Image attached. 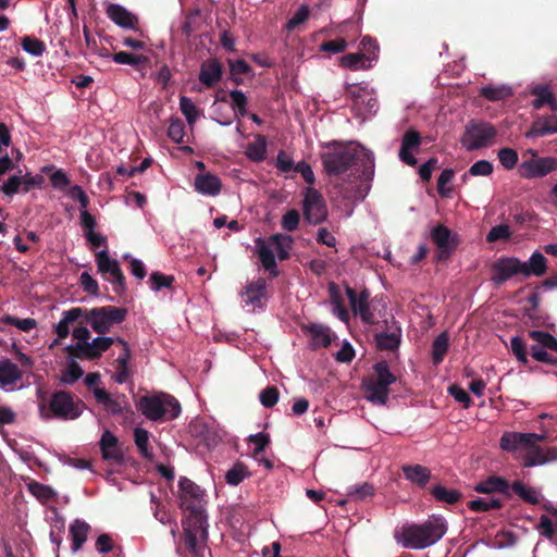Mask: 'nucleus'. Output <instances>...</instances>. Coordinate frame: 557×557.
Returning a JSON list of instances; mask_svg holds the SVG:
<instances>
[{"mask_svg":"<svg viewBox=\"0 0 557 557\" xmlns=\"http://www.w3.org/2000/svg\"><path fill=\"white\" fill-rule=\"evenodd\" d=\"M181 508L190 510L195 506L196 510L205 509V492L195 482L186 476H181L178 481Z\"/></svg>","mask_w":557,"mask_h":557,"instance_id":"14","label":"nucleus"},{"mask_svg":"<svg viewBox=\"0 0 557 557\" xmlns=\"http://www.w3.org/2000/svg\"><path fill=\"white\" fill-rule=\"evenodd\" d=\"M106 13L108 17L117 26L125 29H132L135 32L139 30L138 17L134 13L125 9L123 5L116 3H109L106 8Z\"/></svg>","mask_w":557,"mask_h":557,"instance_id":"18","label":"nucleus"},{"mask_svg":"<svg viewBox=\"0 0 557 557\" xmlns=\"http://www.w3.org/2000/svg\"><path fill=\"white\" fill-rule=\"evenodd\" d=\"M304 215L309 224H320L327 218L326 203L304 208Z\"/></svg>","mask_w":557,"mask_h":557,"instance_id":"48","label":"nucleus"},{"mask_svg":"<svg viewBox=\"0 0 557 557\" xmlns=\"http://www.w3.org/2000/svg\"><path fill=\"white\" fill-rule=\"evenodd\" d=\"M347 495L354 500H363L373 495V486L369 483L354 485L349 487Z\"/></svg>","mask_w":557,"mask_h":557,"instance_id":"63","label":"nucleus"},{"mask_svg":"<svg viewBox=\"0 0 557 557\" xmlns=\"http://www.w3.org/2000/svg\"><path fill=\"white\" fill-rule=\"evenodd\" d=\"M194 187L203 196L214 197L221 193L222 182L219 176L210 172L199 173L195 176Z\"/></svg>","mask_w":557,"mask_h":557,"instance_id":"23","label":"nucleus"},{"mask_svg":"<svg viewBox=\"0 0 557 557\" xmlns=\"http://www.w3.org/2000/svg\"><path fill=\"white\" fill-rule=\"evenodd\" d=\"M431 238L440 249L438 259L447 258L457 247V242L446 226L440 224L431 232Z\"/></svg>","mask_w":557,"mask_h":557,"instance_id":"20","label":"nucleus"},{"mask_svg":"<svg viewBox=\"0 0 557 557\" xmlns=\"http://www.w3.org/2000/svg\"><path fill=\"white\" fill-rule=\"evenodd\" d=\"M149 282L151 283V287L154 290H160L161 288H169L174 283V276L165 275L160 272L151 273L149 277Z\"/></svg>","mask_w":557,"mask_h":557,"instance_id":"64","label":"nucleus"},{"mask_svg":"<svg viewBox=\"0 0 557 557\" xmlns=\"http://www.w3.org/2000/svg\"><path fill=\"white\" fill-rule=\"evenodd\" d=\"M27 488L29 493L41 503L51 502L57 496V493L52 490L51 486L34 480L27 484Z\"/></svg>","mask_w":557,"mask_h":557,"instance_id":"42","label":"nucleus"},{"mask_svg":"<svg viewBox=\"0 0 557 557\" xmlns=\"http://www.w3.org/2000/svg\"><path fill=\"white\" fill-rule=\"evenodd\" d=\"M247 157L253 162H261L267 157V138L263 135H256L252 143L247 146Z\"/></svg>","mask_w":557,"mask_h":557,"instance_id":"41","label":"nucleus"},{"mask_svg":"<svg viewBox=\"0 0 557 557\" xmlns=\"http://www.w3.org/2000/svg\"><path fill=\"white\" fill-rule=\"evenodd\" d=\"M554 521L546 515H542L540 517V522L536 527L540 534L552 541L555 536L556 530H557V513L554 515Z\"/></svg>","mask_w":557,"mask_h":557,"instance_id":"51","label":"nucleus"},{"mask_svg":"<svg viewBox=\"0 0 557 557\" xmlns=\"http://www.w3.org/2000/svg\"><path fill=\"white\" fill-rule=\"evenodd\" d=\"M186 511L182 521L185 546L193 557H203L209 539L208 516L205 509L196 510L195 506Z\"/></svg>","mask_w":557,"mask_h":557,"instance_id":"4","label":"nucleus"},{"mask_svg":"<svg viewBox=\"0 0 557 557\" xmlns=\"http://www.w3.org/2000/svg\"><path fill=\"white\" fill-rule=\"evenodd\" d=\"M480 95L490 101H499L510 97L512 91L508 86L487 85L482 87Z\"/></svg>","mask_w":557,"mask_h":557,"instance_id":"46","label":"nucleus"},{"mask_svg":"<svg viewBox=\"0 0 557 557\" xmlns=\"http://www.w3.org/2000/svg\"><path fill=\"white\" fill-rule=\"evenodd\" d=\"M1 322L8 325H14L18 330L23 332H29L37 326V322L35 319L26 318L18 319L16 317L5 314L1 318Z\"/></svg>","mask_w":557,"mask_h":557,"instance_id":"53","label":"nucleus"},{"mask_svg":"<svg viewBox=\"0 0 557 557\" xmlns=\"http://www.w3.org/2000/svg\"><path fill=\"white\" fill-rule=\"evenodd\" d=\"M522 274L524 276H543L547 271V259L539 251H534L529 262H522Z\"/></svg>","mask_w":557,"mask_h":557,"instance_id":"35","label":"nucleus"},{"mask_svg":"<svg viewBox=\"0 0 557 557\" xmlns=\"http://www.w3.org/2000/svg\"><path fill=\"white\" fill-rule=\"evenodd\" d=\"M510 492L515 493L523 502L531 505L540 504L543 498L542 494L536 488L524 484L520 480L512 482L510 485Z\"/></svg>","mask_w":557,"mask_h":557,"instance_id":"32","label":"nucleus"},{"mask_svg":"<svg viewBox=\"0 0 557 557\" xmlns=\"http://www.w3.org/2000/svg\"><path fill=\"white\" fill-rule=\"evenodd\" d=\"M310 14V10L308 5L302 4L300 5L297 11L294 13V15L288 20L286 24V28L288 30H293L297 28L300 24L305 23Z\"/></svg>","mask_w":557,"mask_h":557,"instance_id":"62","label":"nucleus"},{"mask_svg":"<svg viewBox=\"0 0 557 557\" xmlns=\"http://www.w3.org/2000/svg\"><path fill=\"white\" fill-rule=\"evenodd\" d=\"M449 347V336L447 332H442L435 337L432 344V361L435 366L443 362Z\"/></svg>","mask_w":557,"mask_h":557,"instance_id":"40","label":"nucleus"},{"mask_svg":"<svg viewBox=\"0 0 557 557\" xmlns=\"http://www.w3.org/2000/svg\"><path fill=\"white\" fill-rule=\"evenodd\" d=\"M474 491L481 494L500 493L507 498L511 497L509 482L505 478L497 475H491L486 480L479 482L474 486Z\"/></svg>","mask_w":557,"mask_h":557,"instance_id":"26","label":"nucleus"},{"mask_svg":"<svg viewBox=\"0 0 557 557\" xmlns=\"http://www.w3.org/2000/svg\"><path fill=\"white\" fill-rule=\"evenodd\" d=\"M180 110L183 113V115L185 116L189 127L193 128L196 121L200 116L199 108L194 103V101L189 97L181 96Z\"/></svg>","mask_w":557,"mask_h":557,"instance_id":"43","label":"nucleus"},{"mask_svg":"<svg viewBox=\"0 0 557 557\" xmlns=\"http://www.w3.org/2000/svg\"><path fill=\"white\" fill-rule=\"evenodd\" d=\"M99 444L102 458L104 460L111 461L115 465L123 463V454L121 448L119 447L117 437L113 433H111L110 431H104Z\"/></svg>","mask_w":557,"mask_h":557,"instance_id":"22","label":"nucleus"},{"mask_svg":"<svg viewBox=\"0 0 557 557\" xmlns=\"http://www.w3.org/2000/svg\"><path fill=\"white\" fill-rule=\"evenodd\" d=\"M522 261L515 257H502L492 265L491 281L500 286L516 274H522Z\"/></svg>","mask_w":557,"mask_h":557,"instance_id":"16","label":"nucleus"},{"mask_svg":"<svg viewBox=\"0 0 557 557\" xmlns=\"http://www.w3.org/2000/svg\"><path fill=\"white\" fill-rule=\"evenodd\" d=\"M114 343H116V338L100 335L88 343L69 345L65 347V351L70 358L97 360L103 352L109 350Z\"/></svg>","mask_w":557,"mask_h":557,"instance_id":"10","label":"nucleus"},{"mask_svg":"<svg viewBox=\"0 0 557 557\" xmlns=\"http://www.w3.org/2000/svg\"><path fill=\"white\" fill-rule=\"evenodd\" d=\"M341 66L351 71L368 70L370 64V57L364 53H347L341 58Z\"/></svg>","mask_w":557,"mask_h":557,"instance_id":"38","label":"nucleus"},{"mask_svg":"<svg viewBox=\"0 0 557 557\" xmlns=\"http://www.w3.org/2000/svg\"><path fill=\"white\" fill-rule=\"evenodd\" d=\"M529 338L534 341L541 348H546L553 351H557V339L549 333L544 331H530L528 333Z\"/></svg>","mask_w":557,"mask_h":557,"instance_id":"49","label":"nucleus"},{"mask_svg":"<svg viewBox=\"0 0 557 557\" xmlns=\"http://www.w3.org/2000/svg\"><path fill=\"white\" fill-rule=\"evenodd\" d=\"M75 359L76 358H71V361L67 363L66 368L62 371L61 381L64 384L72 385L76 381H78L84 374L82 367L75 361Z\"/></svg>","mask_w":557,"mask_h":557,"instance_id":"50","label":"nucleus"},{"mask_svg":"<svg viewBox=\"0 0 557 557\" xmlns=\"http://www.w3.org/2000/svg\"><path fill=\"white\" fill-rule=\"evenodd\" d=\"M83 324H89L94 332L106 335L114 325L125 321L128 310L124 307L102 306L91 309L83 308Z\"/></svg>","mask_w":557,"mask_h":557,"instance_id":"7","label":"nucleus"},{"mask_svg":"<svg viewBox=\"0 0 557 557\" xmlns=\"http://www.w3.org/2000/svg\"><path fill=\"white\" fill-rule=\"evenodd\" d=\"M511 237L510 228L507 224H499L493 226L486 235L488 243H495L498 240H508Z\"/></svg>","mask_w":557,"mask_h":557,"instance_id":"58","label":"nucleus"},{"mask_svg":"<svg viewBox=\"0 0 557 557\" xmlns=\"http://www.w3.org/2000/svg\"><path fill=\"white\" fill-rule=\"evenodd\" d=\"M545 440L544 435L536 433L504 432L499 446L508 453H517L524 449L522 465L525 468L545 465L557 461V446L541 447L539 442Z\"/></svg>","mask_w":557,"mask_h":557,"instance_id":"2","label":"nucleus"},{"mask_svg":"<svg viewBox=\"0 0 557 557\" xmlns=\"http://www.w3.org/2000/svg\"><path fill=\"white\" fill-rule=\"evenodd\" d=\"M168 136L176 144L184 143L185 124L180 117L171 116Z\"/></svg>","mask_w":557,"mask_h":557,"instance_id":"52","label":"nucleus"},{"mask_svg":"<svg viewBox=\"0 0 557 557\" xmlns=\"http://www.w3.org/2000/svg\"><path fill=\"white\" fill-rule=\"evenodd\" d=\"M557 133V115L555 114H543L537 115L528 132L525 133L527 138L544 137Z\"/></svg>","mask_w":557,"mask_h":557,"instance_id":"21","label":"nucleus"},{"mask_svg":"<svg viewBox=\"0 0 557 557\" xmlns=\"http://www.w3.org/2000/svg\"><path fill=\"white\" fill-rule=\"evenodd\" d=\"M530 95L535 97L532 101L534 110H540L544 106H548L553 112H557V99L548 85L539 84L531 87Z\"/></svg>","mask_w":557,"mask_h":557,"instance_id":"25","label":"nucleus"},{"mask_svg":"<svg viewBox=\"0 0 557 557\" xmlns=\"http://www.w3.org/2000/svg\"><path fill=\"white\" fill-rule=\"evenodd\" d=\"M96 263L102 275H110L107 280L112 284L113 290L119 295L123 294L126 281L117 260L111 259L108 251L102 250L96 253Z\"/></svg>","mask_w":557,"mask_h":557,"instance_id":"12","label":"nucleus"},{"mask_svg":"<svg viewBox=\"0 0 557 557\" xmlns=\"http://www.w3.org/2000/svg\"><path fill=\"white\" fill-rule=\"evenodd\" d=\"M302 331L310 335L313 346L327 347L332 342V334L329 326L318 323H310L302 326Z\"/></svg>","mask_w":557,"mask_h":557,"instance_id":"30","label":"nucleus"},{"mask_svg":"<svg viewBox=\"0 0 557 557\" xmlns=\"http://www.w3.org/2000/svg\"><path fill=\"white\" fill-rule=\"evenodd\" d=\"M112 60L117 64H127L132 66L149 63V58L147 55L131 53L126 51H119L113 53Z\"/></svg>","mask_w":557,"mask_h":557,"instance_id":"47","label":"nucleus"},{"mask_svg":"<svg viewBox=\"0 0 557 557\" xmlns=\"http://www.w3.org/2000/svg\"><path fill=\"white\" fill-rule=\"evenodd\" d=\"M557 170V159L554 157L531 158L520 164V174L524 178L543 177Z\"/></svg>","mask_w":557,"mask_h":557,"instance_id":"17","label":"nucleus"},{"mask_svg":"<svg viewBox=\"0 0 557 557\" xmlns=\"http://www.w3.org/2000/svg\"><path fill=\"white\" fill-rule=\"evenodd\" d=\"M259 260L262 267L269 272L270 278H275L280 275L275 256L271 247H269L262 238L256 240Z\"/></svg>","mask_w":557,"mask_h":557,"instance_id":"28","label":"nucleus"},{"mask_svg":"<svg viewBox=\"0 0 557 557\" xmlns=\"http://www.w3.org/2000/svg\"><path fill=\"white\" fill-rule=\"evenodd\" d=\"M397 380L386 360L377 361L372 372L362 380L366 398L373 405L385 406L388 401L389 386Z\"/></svg>","mask_w":557,"mask_h":557,"instance_id":"5","label":"nucleus"},{"mask_svg":"<svg viewBox=\"0 0 557 557\" xmlns=\"http://www.w3.org/2000/svg\"><path fill=\"white\" fill-rule=\"evenodd\" d=\"M401 330L399 326L391 327L389 332L375 334V343L380 350H395L400 345Z\"/></svg>","mask_w":557,"mask_h":557,"instance_id":"33","label":"nucleus"},{"mask_svg":"<svg viewBox=\"0 0 557 557\" xmlns=\"http://www.w3.org/2000/svg\"><path fill=\"white\" fill-rule=\"evenodd\" d=\"M504 506L499 498H476L468 503V508L473 512H486L493 509H500Z\"/></svg>","mask_w":557,"mask_h":557,"instance_id":"45","label":"nucleus"},{"mask_svg":"<svg viewBox=\"0 0 557 557\" xmlns=\"http://www.w3.org/2000/svg\"><path fill=\"white\" fill-rule=\"evenodd\" d=\"M22 48L34 57H40L46 50V45L37 38L25 36L22 39Z\"/></svg>","mask_w":557,"mask_h":557,"instance_id":"55","label":"nucleus"},{"mask_svg":"<svg viewBox=\"0 0 557 557\" xmlns=\"http://www.w3.org/2000/svg\"><path fill=\"white\" fill-rule=\"evenodd\" d=\"M248 475L246 467L242 462L235 463L225 474L227 484L236 486Z\"/></svg>","mask_w":557,"mask_h":557,"instance_id":"54","label":"nucleus"},{"mask_svg":"<svg viewBox=\"0 0 557 557\" xmlns=\"http://www.w3.org/2000/svg\"><path fill=\"white\" fill-rule=\"evenodd\" d=\"M149 432L143 428H136L134 430V441L143 458L151 460L153 457L152 451L149 448Z\"/></svg>","mask_w":557,"mask_h":557,"instance_id":"44","label":"nucleus"},{"mask_svg":"<svg viewBox=\"0 0 557 557\" xmlns=\"http://www.w3.org/2000/svg\"><path fill=\"white\" fill-rule=\"evenodd\" d=\"M401 469L404 476L418 486H425L431 479L430 469L421 465H405Z\"/></svg>","mask_w":557,"mask_h":557,"instance_id":"31","label":"nucleus"},{"mask_svg":"<svg viewBox=\"0 0 557 557\" xmlns=\"http://www.w3.org/2000/svg\"><path fill=\"white\" fill-rule=\"evenodd\" d=\"M322 164L329 175H339L354 169L362 181H371L374 175V156L361 145L333 143L321 153Z\"/></svg>","mask_w":557,"mask_h":557,"instance_id":"1","label":"nucleus"},{"mask_svg":"<svg viewBox=\"0 0 557 557\" xmlns=\"http://www.w3.org/2000/svg\"><path fill=\"white\" fill-rule=\"evenodd\" d=\"M430 494L436 502L446 505H455L462 498V493L456 488H449L442 484H435L430 488Z\"/></svg>","mask_w":557,"mask_h":557,"instance_id":"34","label":"nucleus"},{"mask_svg":"<svg viewBox=\"0 0 557 557\" xmlns=\"http://www.w3.org/2000/svg\"><path fill=\"white\" fill-rule=\"evenodd\" d=\"M230 97L233 110L240 116L247 115L248 100L245 94L242 90L235 89L230 91Z\"/></svg>","mask_w":557,"mask_h":557,"instance_id":"57","label":"nucleus"},{"mask_svg":"<svg viewBox=\"0 0 557 557\" xmlns=\"http://www.w3.org/2000/svg\"><path fill=\"white\" fill-rule=\"evenodd\" d=\"M269 243L274 246L277 258L281 261L287 260L294 244L292 236L286 234H274L269 237Z\"/></svg>","mask_w":557,"mask_h":557,"instance_id":"37","label":"nucleus"},{"mask_svg":"<svg viewBox=\"0 0 557 557\" xmlns=\"http://www.w3.org/2000/svg\"><path fill=\"white\" fill-rule=\"evenodd\" d=\"M223 66L216 59H208L201 63L199 81L208 88L213 87L222 79Z\"/></svg>","mask_w":557,"mask_h":557,"instance_id":"24","label":"nucleus"},{"mask_svg":"<svg viewBox=\"0 0 557 557\" xmlns=\"http://www.w3.org/2000/svg\"><path fill=\"white\" fill-rule=\"evenodd\" d=\"M498 159L506 170H512L518 163V153L512 148H502L498 151Z\"/></svg>","mask_w":557,"mask_h":557,"instance_id":"60","label":"nucleus"},{"mask_svg":"<svg viewBox=\"0 0 557 557\" xmlns=\"http://www.w3.org/2000/svg\"><path fill=\"white\" fill-rule=\"evenodd\" d=\"M455 177V172L453 169H445L437 178V193L442 198H447L450 196L453 189L450 187H446V184L450 183Z\"/></svg>","mask_w":557,"mask_h":557,"instance_id":"56","label":"nucleus"},{"mask_svg":"<svg viewBox=\"0 0 557 557\" xmlns=\"http://www.w3.org/2000/svg\"><path fill=\"white\" fill-rule=\"evenodd\" d=\"M278 397H280V391L274 385L268 386L259 395L260 403L265 408H272L273 406H275L278 401Z\"/></svg>","mask_w":557,"mask_h":557,"instance_id":"61","label":"nucleus"},{"mask_svg":"<svg viewBox=\"0 0 557 557\" xmlns=\"http://www.w3.org/2000/svg\"><path fill=\"white\" fill-rule=\"evenodd\" d=\"M267 289V281L263 277H259L257 281L250 282L245 287L244 295L247 297V302L257 305L264 297Z\"/></svg>","mask_w":557,"mask_h":557,"instance_id":"39","label":"nucleus"},{"mask_svg":"<svg viewBox=\"0 0 557 557\" xmlns=\"http://www.w3.org/2000/svg\"><path fill=\"white\" fill-rule=\"evenodd\" d=\"M497 135L496 127L482 120H470L461 136L460 143L467 151H473L488 147Z\"/></svg>","mask_w":557,"mask_h":557,"instance_id":"8","label":"nucleus"},{"mask_svg":"<svg viewBox=\"0 0 557 557\" xmlns=\"http://www.w3.org/2000/svg\"><path fill=\"white\" fill-rule=\"evenodd\" d=\"M92 394L97 404L101 405L103 409L112 416L131 412L127 397L124 394L113 396L103 387L94 388Z\"/></svg>","mask_w":557,"mask_h":557,"instance_id":"15","label":"nucleus"},{"mask_svg":"<svg viewBox=\"0 0 557 557\" xmlns=\"http://www.w3.org/2000/svg\"><path fill=\"white\" fill-rule=\"evenodd\" d=\"M421 145V136L414 128H409L405 132L401 138V146L399 149V159L407 165L414 166L417 159L413 156V151L418 150Z\"/></svg>","mask_w":557,"mask_h":557,"instance_id":"19","label":"nucleus"},{"mask_svg":"<svg viewBox=\"0 0 557 557\" xmlns=\"http://www.w3.org/2000/svg\"><path fill=\"white\" fill-rule=\"evenodd\" d=\"M83 313H85L83 307H74L70 310L63 311L62 319L54 326V332L58 338L64 339L70 334V324L78 322L83 324Z\"/></svg>","mask_w":557,"mask_h":557,"instance_id":"27","label":"nucleus"},{"mask_svg":"<svg viewBox=\"0 0 557 557\" xmlns=\"http://www.w3.org/2000/svg\"><path fill=\"white\" fill-rule=\"evenodd\" d=\"M447 522L441 516H433L423 523H412L401 529L397 542L407 549H423L436 544L447 532Z\"/></svg>","mask_w":557,"mask_h":557,"instance_id":"3","label":"nucleus"},{"mask_svg":"<svg viewBox=\"0 0 557 557\" xmlns=\"http://www.w3.org/2000/svg\"><path fill=\"white\" fill-rule=\"evenodd\" d=\"M22 371L10 359L0 360V385L7 386L22 379Z\"/></svg>","mask_w":557,"mask_h":557,"instance_id":"36","label":"nucleus"},{"mask_svg":"<svg viewBox=\"0 0 557 557\" xmlns=\"http://www.w3.org/2000/svg\"><path fill=\"white\" fill-rule=\"evenodd\" d=\"M84 406L82 400L75 401L73 395L65 391L53 393L49 403L52 414L63 420L77 419L82 414Z\"/></svg>","mask_w":557,"mask_h":557,"instance_id":"11","label":"nucleus"},{"mask_svg":"<svg viewBox=\"0 0 557 557\" xmlns=\"http://www.w3.org/2000/svg\"><path fill=\"white\" fill-rule=\"evenodd\" d=\"M345 95L352 101L354 109L362 119H369L379 110L376 96L367 87L349 84L345 88Z\"/></svg>","mask_w":557,"mask_h":557,"instance_id":"9","label":"nucleus"},{"mask_svg":"<svg viewBox=\"0 0 557 557\" xmlns=\"http://www.w3.org/2000/svg\"><path fill=\"white\" fill-rule=\"evenodd\" d=\"M90 529V525L81 519H75L70 524L69 532L72 541V550L74 553L83 547L84 543L87 541Z\"/></svg>","mask_w":557,"mask_h":557,"instance_id":"29","label":"nucleus"},{"mask_svg":"<svg viewBox=\"0 0 557 557\" xmlns=\"http://www.w3.org/2000/svg\"><path fill=\"white\" fill-rule=\"evenodd\" d=\"M345 292L354 314L359 315L361 321L366 324L375 323L374 313L370 308V290L368 288H363L359 294H357L352 287L346 285Z\"/></svg>","mask_w":557,"mask_h":557,"instance_id":"13","label":"nucleus"},{"mask_svg":"<svg viewBox=\"0 0 557 557\" xmlns=\"http://www.w3.org/2000/svg\"><path fill=\"white\" fill-rule=\"evenodd\" d=\"M137 408L150 421L173 420L181 413L177 399L165 393L141 396Z\"/></svg>","mask_w":557,"mask_h":557,"instance_id":"6","label":"nucleus"},{"mask_svg":"<svg viewBox=\"0 0 557 557\" xmlns=\"http://www.w3.org/2000/svg\"><path fill=\"white\" fill-rule=\"evenodd\" d=\"M494 166L493 163L487 160H479L474 162L468 170V172L463 175L467 176H487L493 173Z\"/></svg>","mask_w":557,"mask_h":557,"instance_id":"59","label":"nucleus"}]
</instances>
